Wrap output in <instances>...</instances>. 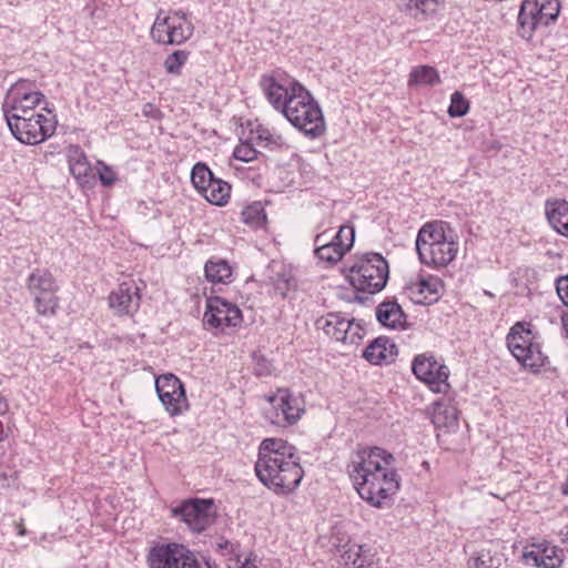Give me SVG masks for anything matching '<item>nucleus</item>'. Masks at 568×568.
I'll list each match as a JSON object with an SVG mask.
<instances>
[{
    "mask_svg": "<svg viewBox=\"0 0 568 568\" xmlns=\"http://www.w3.org/2000/svg\"><path fill=\"white\" fill-rule=\"evenodd\" d=\"M260 87L268 103L311 140L325 134L326 123L320 103L296 79L282 70L263 74Z\"/></svg>",
    "mask_w": 568,
    "mask_h": 568,
    "instance_id": "f257e3e1",
    "label": "nucleus"
},
{
    "mask_svg": "<svg viewBox=\"0 0 568 568\" xmlns=\"http://www.w3.org/2000/svg\"><path fill=\"white\" fill-rule=\"evenodd\" d=\"M394 463V456L381 447L352 452L346 469L362 499L382 508L399 490L400 477Z\"/></svg>",
    "mask_w": 568,
    "mask_h": 568,
    "instance_id": "f03ea898",
    "label": "nucleus"
},
{
    "mask_svg": "<svg viewBox=\"0 0 568 568\" xmlns=\"http://www.w3.org/2000/svg\"><path fill=\"white\" fill-rule=\"evenodd\" d=\"M254 470L266 488L282 496L292 494L304 476L296 448L282 438L261 442Z\"/></svg>",
    "mask_w": 568,
    "mask_h": 568,
    "instance_id": "7ed1b4c3",
    "label": "nucleus"
},
{
    "mask_svg": "<svg viewBox=\"0 0 568 568\" xmlns=\"http://www.w3.org/2000/svg\"><path fill=\"white\" fill-rule=\"evenodd\" d=\"M415 246L420 263L434 268L450 264L459 250L454 231L443 221L424 224L417 233Z\"/></svg>",
    "mask_w": 568,
    "mask_h": 568,
    "instance_id": "20e7f679",
    "label": "nucleus"
},
{
    "mask_svg": "<svg viewBox=\"0 0 568 568\" xmlns=\"http://www.w3.org/2000/svg\"><path fill=\"white\" fill-rule=\"evenodd\" d=\"M506 345L516 361L530 373L537 374L549 358L541 348L540 335L529 322H516L506 336Z\"/></svg>",
    "mask_w": 568,
    "mask_h": 568,
    "instance_id": "39448f33",
    "label": "nucleus"
},
{
    "mask_svg": "<svg viewBox=\"0 0 568 568\" xmlns=\"http://www.w3.org/2000/svg\"><path fill=\"white\" fill-rule=\"evenodd\" d=\"M389 266L379 253L356 256L348 267L347 278L357 291L367 294L381 292L388 281Z\"/></svg>",
    "mask_w": 568,
    "mask_h": 568,
    "instance_id": "423d86ee",
    "label": "nucleus"
},
{
    "mask_svg": "<svg viewBox=\"0 0 568 568\" xmlns=\"http://www.w3.org/2000/svg\"><path fill=\"white\" fill-rule=\"evenodd\" d=\"M194 32L190 16L182 10L160 9L151 27V39L163 45H180Z\"/></svg>",
    "mask_w": 568,
    "mask_h": 568,
    "instance_id": "0eeeda50",
    "label": "nucleus"
},
{
    "mask_svg": "<svg viewBox=\"0 0 568 568\" xmlns=\"http://www.w3.org/2000/svg\"><path fill=\"white\" fill-rule=\"evenodd\" d=\"M26 287L33 297L38 315L54 316L59 308V284L49 268L37 267L26 278Z\"/></svg>",
    "mask_w": 568,
    "mask_h": 568,
    "instance_id": "6e6552de",
    "label": "nucleus"
},
{
    "mask_svg": "<svg viewBox=\"0 0 568 568\" xmlns=\"http://www.w3.org/2000/svg\"><path fill=\"white\" fill-rule=\"evenodd\" d=\"M265 398L270 406L265 408L264 417L274 426H293L305 413L304 399L287 388H278Z\"/></svg>",
    "mask_w": 568,
    "mask_h": 568,
    "instance_id": "1a4fd4ad",
    "label": "nucleus"
},
{
    "mask_svg": "<svg viewBox=\"0 0 568 568\" xmlns=\"http://www.w3.org/2000/svg\"><path fill=\"white\" fill-rule=\"evenodd\" d=\"M412 369L416 378L425 383L432 392L446 395L450 389V372L442 357L430 352L418 354L413 359Z\"/></svg>",
    "mask_w": 568,
    "mask_h": 568,
    "instance_id": "9d476101",
    "label": "nucleus"
},
{
    "mask_svg": "<svg viewBox=\"0 0 568 568\" xmlns=\"http://www.w3.org/2000/svg\"><path fill=\"white\" fill-rule=\"evenodd\" d=\"M42 111L44 113H39L32 119L20 120L18 118L14 120V126L9 128L12 135L21 143L30 145L40 144L51 138L55 132L58 121L51 110L42 106Z\"/></svg>",
    "mask_w": 568,
    "mask_h": 568,
    "instance_id": "9b49d317",
    "label": "nucleus"
},
{
    "mask_svg": "<svg viewBox=\"0 0 568 568\" xmlns=\"http://www.w3.org/2000/svg\"><path fill=\"white\" fill-rule=\"evenodd\" d=\"M315 327L344 344L356 345L364 336L363 326L341 313H328L318 317L315 321Z\"/></svg>",
    "mask_w": 568,
    "mask_h": 568,
    "instance_id": "f8f14e48",
    "label": "nucleus"
},
{
    "mask_svg": "<svg viewBox=\"0 0 568 568\" xmlns=\"http://www.w3.org/2000/svg\"><path fill=\"white\" fill-rule=\"evenodd\" d=\"M158 396L171 417L183 415L190 409L184 384L174 374H164L155 379Z\"/></svg>",
    "mask_w": 568,
    "mask_h": 568,
    "instance_id": "ddd939ff",
    "label": "nucleus"
},
{
    "mask_svg": "<svg viewBox=\"0 0 568 568\" xmlns=\"http://www.w3.org/2000/svg\"><path fill=\"white\" fill-rule=\"evenodd\" d=\"M241 310L226 300L213 296L206 300L203 325L209 331L224 332L227 327H237L242 324Z\"/></svg>",
    "mask_w": 568,
    "mask_h": 568,
    "instance_id": "4468645a",
    "label": "nucleus"
},
{
    "mask_svg": "<svg viewBox=\"0 0 568 568\" xmlns=\"http://www.w3.org/2000/svg\"><path fill=\"white\" fill-rule=\"evenodd\" d=\"M172 514L195 532L205 530L215 520L214 504L206 499L185 500Z\"/></svg>",
    "mask_w": 568,
    "mask_h": 568,
    "instance_id": "2eb2a0df",
    "label": "nucleus"
},
{
    "mask_svg": "<svg viewBox=\"0 0 568 568\" xmlns=\"http://www.w3.org/2000/svg\"><path fill=\"white\" fill-rule=\"evenodd\" d=\"M45 103L44 95L36 90L33 85L26 80L16 82L7 92L2 103L3 114L8 113H30V109H38Z\"/></svg>",
    "mask_w": 568,
    "mask_h": 568,
    "instance_id": "dca6fc26",
    "label": "nucleus"
},
{
    "mask_svg": "<svg viewBox=\"0 0 568 568\" xmlns=\"http://www.w3.org/2000/svg\"><path fill=\"white\" fill-rule=\"evenodd\" d=\"M140 304V287L133 280L123 281L109 295V306L116 316L133 315Z\"/></svg>",
    "mask_w": 568,
    "mask_h": 568,
    "instance_id": "f3484780",
    "label": "nucleus"
},
{
    "mask_svg": "<svg viewBox=\"0 0 568 568\" xmlns=\"http://www.w3.org/2000/svg\"><path fill=\"white\" fill-rule=\"evenodd\" d=\"M527 565L539 568H559L564 561V551L547 540L532 542L525 548Z\"/></svg>",
    "mask_w": 568,
    "mask_h": 568,
    "instance_id": "a211bd4d",
    "label": "nucleus"
},
{
    "mask_svg": "<svg viewBox=\"0 0 568 568\" xmlns=\"http://www.w3.org/2000/svg\"><path fill=\"white\" fill-rule=\"evenodd\" d=\"M185 548L176 542H156L149 549L146 562L150 568H176Z\"/></svg>",
    "mask_w": 568,
    "mask_h": 568,
    "instance_id": "6ab92c4d",
    "label": "nucleus"
},
{
    "mask_svg": "<svg viewBox=\"0 0 568 568\" xmlns=\"http://www.w3.org/2000/svg\"><path fill=\"white\" fill-rule=\"evenodd\" d=\"M432 423L438 430L455 432L458 428V409L450 396H444L432 405Z\"/></svg>",
    "mask_w": 568,
    "mask_h": 568,
    "instance_id": "aec40b11",
    "label": "nucleus"
},
{
    "mask_svg": "<svg viewBox=\"0 0 568 568\" xmlns=\"http://www.w3.org/2000/svg\"><path fill=\"white\" fill-rule=\"evenodd\" d=\"M442 281L437 276L418 277L405 285L407 296L415 304H429L437 301Z\"/></svg>",
    "mask_w": 568,
    "mask_h": 568,
    "instance_id": "412c9836",
    "label": "nucleus"
},
{
    "mask_svg": "<svg viewBox=\"0 0 568 568\" xmlns=\"http://www.w3.org/2000/svg\"><path fill=\"white\" fill-rule=\"evenodd\" d=\"M352 248V241L329 244L326 235H315L314 256L318 263L326 267L337 264Z\"/></svg>",
    "mask_w": 568,
    "mask_h": 568,
    "instance_id": "4be33fe9",
    "label": "nucleus"
},
{
    "mask_svg": "<svg viewBox=\"0 0 568 568\" xmlns=\"http://www.w3.org/2000/svg\"><path fill=\"white\" fill-rule=\"evenodd\" d=\"M397 6L416 21L424 22L437 16L444 0H398Z\"/></svg>",
    "mask_w": 568,
    "mask_h": 568,
    "instance_id": "5701e85b",
    "label": "nucleus"
},
{
    "mask_svg": "<svg viewBox=\"0 0 568 568\" xmlns=\"http://www.w3.org/2000/svg\"><path fill=\"white\" fill-rule=\"evenodd\" d=\"M545 214L551 227L568 237V202L562 199H548L545 203Z\"/></svg>",
    "mask_w": 568,
    "mask_h": 568,
    "instance_id": "b1692460",
    "label": "nucleus"
},
{
    "mask_svg": "<svg viewBox=\"0 0 568 568\" xmlns=\"http://www.w3.org/2000/svg\"><path fill=\"white\" fill-rule=\"evenodd\" d=\"M397 355L396 345L387 337H378L364 351L363 356L374 365L388 364Z\"/></svg>",
    "mask_w": 568,
    "mask_h": 568,
    "instance_id": "393cba45",
    "label": "nucleus"
},
{
    "mask_svg": "<svg viewBox=\"0 0 568 568\" xmlns=\"http://www.w3.org/2000/svg\"><path fill=\"white\" fill-rule=\"evenodd\" d=\"M251 139L256 145L271 151L282 150L288 146L286 139L274 128L257 123L251 129Z\"/></svg>",
    "mask_w": 568,
    "mask_h": 568,
    "instance_id": "a878e982",
    "label": "nucleus"
},
{
    "mask_svg": "<svg viewBox=\"0 0 568 568\" xmlns=\"http://www.w3.org/2000/svg\"><path fill=\"white\" fill-rule=\"evenodd\" d=\"M519 34L529 40L534 31L542 26L538 14V2L535 0H525L521 3L518 14Z\"/></svg>",
    "mask_w": 568,
    "mask_h": 568,
    "instance_id": "bb28decb",
    "label": "nucleus"
},
{
    "mask_svg": "<svg viewBox=\"0 0 568 568\" xmlns=\"http://www.w3.org/2000/svg\"><path fill=\"white\" fill-rule=\"evenodd\" d=\"M68 162L70 173L79 181L87 182L91 172V165L82 149L78 145H72L68 151Z\"/></svg>",
    "mask_w": 568,
    "mask_h": 568,
    "instance_id": "cd10ccee",
    "label": "nucleus"
},
{
    "mask_svg": "<svg viewBox=\"0 0 568 568\" xmlns=\"http://www.w3.org/2000/svg\"><path fill=\"white\" fill-rule=\"evenodd\" d=\"M205 276L213 284H229L233 281L232 266L225 260L211 258L205 263Z\"/></svg>",
    "mask_w": 568,
    "mask_h": 568,
    "instance_id": "c85d7f7f",
    "label": "nucleus"
},
{
    "mask_svg": "<svg viewBox=\"0 0 568 568\" xmlns=\"http://www.w3.org/2000/svg\"><path fill=\"white\" fill-rule=\"evenodd\" d=\"M378 322L387 327L396 328L403 325L405 315L400 306L394 301H385L377 306Z\"/></svg>",
    "mask_w": 568,
    "mask_h": 568,
    "instance_id": "c756f323",
    "label": "nucleus"
},
{
    "mask_svg": "<svg viewBox=\"0 0 568 568\" xmlns=\"http://www.w3.org/2000/svg\"><path fill=\"white\" fill-rule=\"evenodd\" d=\"M231 186L225 181L213 179L207 184L201 195H203L210 203L222 206L227 203L230 199Z\"/></svg>",
    "mask_w": 568,
    "mask_h": 568,
    "instance_id": "7c9ffc66",
    "label": "nucleus"
},
{
    "mask_svg": "<svg viewBox=\"0 0 568 568\" xmlns=\"http://www.w3.org/2000/svg\"><path fill=\"white\" fill-rule=\"evenodd\" d=\"M440 82L438 71L429 65H419L409 73L408 85H433Z\"/></svg>",
    "mask_w": 568,
    "mask_h": 568,
    "instance_id": "2f4dec72",
    "label": "nucleus"
},
{
    "mask_svg": "<svg viewBox=\"0 0 568 568\" xmlns=\"http://www.w3.org/2000/svg\"><path fill=\"white\" fill-rule=\"evenodd\" d=\"M241 220L253 229L262 227L266 222V213L262 202L255 201L246 205L241 212Z\"/></svg>",
    "mask_w": 568,
    "mask_h": 568,
    "instance_id": "473e14b6",
    "label": "nucleus"
},
{
    "mask_svg": "<svg viewBox=\"0 0 568 568\" xmlns=\"http://www.w3.org/2000/svg\"><path fill=\"white\" fill-rule=\"evenodd\" d=\"M504 560L490 550L481 549L468 562V568H503Z\"/></svg>",
    "mask_w": 568,
    "mask_h": 568,
    "instance_id": "72a5a7b5",
    "label": "nucleus"
},
{
    "mask_svg": "<svg viewBox=\"0 0 568 568\" xmlns=\"http://www.w3.org/2000/svg\"><path fill=\"white\" fill-rule=\"evenodd\" d=\"M213 179L214 175L205 163L197 162L193 166L191 172V181L200 194L203 193L207 184L212 182Z\"/></svg>",
    "mask_w": 568,
    "mask_h": 568,
    "instance_id": "f704fd0d",
    "label": "nucleus"
},
{
    "mask_svg": "<svg viewBox=\"0 0 568 568\" xmlns=\"http://www.w3.org/2000/svg\"><path fill=\"white\" fill-rule=\"evenodd\" d=\"M317 235H326L327 241L329 244H338L342 242H349L352 241V245L354 244L355 239V231L352 225H341L337 232H332L331 230L326 229L322 232H320Z\"/></svg>",
    "mask_w": 568,
    "mask_h": 568,
    "instance_id": "c9c22d12",
    "label": "nucleus"
},
{
    "mask_svg": "<svg viewBox=\"0 0 568 568\" xmlns=\"http://www.w3.org/2000/svg\"><path fill=\"white\" fill-rule=\"evenodd\" d=\"M559 11V0H546L540 6L538 4L539 19H541L542 26L545 27L557 19Z\"/></svg>",
    "mask_w": 568,
    "mask_h": 568,
    "instance_id": "e433bc0d",
    "label": "nucleus"
},
{
    "mask_svg": "<svg viewBox=\"0 0 568 568\" xmlns=\"http://www.w3.org/2000/svg\"><path fill=\"white\" fill-rule=\"evenodd\" d=\"M189 59V52L185 50H178L170 54L164 61V68L168 73L179 75L181 74L182 67Z\"/></svg>",
    "mask_w": 568,
    "mask_h": 568,
    "instance_id": "4c0bfd02",
    "label": "nucleus"
},
{
    "mask_svg": "<svg viewBox=\"0 0 568 568\" xmlns=\"http://www.w3.org/2000/svg\"><path fill=\"white\" fill-rule=\"evenodd\" d=\"M363 546L364 545H358L356 542H346L341 548H338L342 562L349 568H354L356 560L359 558L358 556Z\"/></svg>",
    "mask_w": 568,
    "mask_h": 568,
    "instance_id": "58836bf2",
    "label": "nucleus"
},
{
    "mask_svg": "<svg viewBox=\"0 0 568 568\" xmlns=\"http://www.w3.org/2000/svg\"><path fill=\"white\" fill-rule=\"evenodd\" d=\"M469 110V102L465 97L456 91L450 97V104L448 108V114L452 118L464 116Z\"/></svg>",
    "mask_w": 568,
    "mask_h": 568,
    "instance_id": "ea45409f",
    "label": "nucleus"
},
{
    "mask_svg": "<svg viewBox=\"0 0 568 568\" xmlns=\"http://www.w3.org/2000/svg\"><path fill=\"white\" fill-rule=\"evenodd\" d=\"M354 568H381V561L372 548L364 545Z\"/></svg>",
    "mask_w": 568,
    "mask_h": 568,
    "instance_id": "a19ab883",
    "label": "nucleus"
},
{
    "mask_svg": "<svg viewBox=\"0 0 568 568\" xmlns=\"http://www.w3.org/2000/svg\"><path fill=\"white\" fill-rule=\"evenodd\" d=\"M98 175L103 186H112L118 180L116 172L102 161L98 162Z\"/></svg>",
    "mask_w": 568,
    "mask_h": 568,
    "instance_id": "79ce46f5",
    "label": "nucleus"
},
{
    "mask_svg": "<svg viewBox=\"0 0 568 568\" xmlns=\"http://www.w3.org/2000/svg\"><path fill=\"white\" fill-rule=\"evenodd\" d=\"M233 155L236 160L251 162L256 159L257 151L250 143H241L234 149Z\"/></svg>",
    "mask_w": 568,
    "mask_h": 568,
    "instance_id": "37998d69",
    "label": "nucleus"
},
{
    "mask_svg": "<svg viewBox=\"0 0 568 568\" xmlns=\"http://www.w3.org/2000/svg\"><path fill=\"white\" fill-rule=\"evenodd\" d=\"M39 113H44V111H42V108H40L39 111H38V109H30V113L24 112V114L23 113H14V112L8 113V114H4V118L7 120L8 126L12 128V126H14V120H17L18 116L20 120L32 119L33 116L34 118L38 116Z\"/></svg>",
    "mask_w": 568,
    "mask_h": 568,
    "instance_id": "c03bdc74",
    "label": "nucleus"
},
{
    "mask_svg": "<svg viewBox=\"0 0 568 568\" xmlns=\"http://www.w3.org/2000/svg\"><path fill=\"white\" fill-rule=\"evenodd\" d=\"M556 291L564 305L568 307V274L556 280Z\"/></svg>",
    "mask_w": 568,
    "mask_h": 568,
    "instance_id": "a18cd8bd",
    "label": "nucleus"
},
{
    "mask_svg": "<svg viewBox=\"0 0 568 568\" xmlns=\"http://www.w3.org/2000/svg\"><path fill=\"white\" fill-rule=\"evenodd\" d=\"M216 547H217V550L223 555V556H227V555H235V545L229 540H225V539H221L217 544H216Z\"/></svg>",
    "mask_w": 568,
    "mask_h": 568,
    "instance_id": "49530a36",
    "label": "nucleus"
},
{
    "mask_svg": "<svg viewBox=\"0 0 568 568\" xmlns=\"http://www.w3.org/2000/svg\"><path fill=\"white\" fill-rule=\"evenodd\" d=\"M233 560L234 567L229 565L227 568H256L255 564L248 558H245L244 561H241L240 557L235 556Z\"/></svg>",
    "mask_w": 568,
    "mask_h": 568,
    "instance_id": "de8ad7c7",
    "label": "nucleus"
},
{
    "mask_svg": "<svg viewBox=\"0 0 568 568\" xmlns=\"http://www.w3.org/2000/svg\"><path fill=\"white\" fill-rule=\"evenodd\" d=\"M255 372L260 376L270 375L271 374L270 364L263 359L261 363H257Z\"/></svg>",
    "mask_w": 568,
    "mask_h": 568,
    "instance_id": "09e8293b",
    "label": "nucleus"
},
{
    "mask_svg": "<svg viewBox=\"0 0 568 568\" xmlns=\"http://www.w3.org/2000/svg\"><path fill=\"white\" fill-rule=\"evenodd\" d=\"M9 405L4 397L0 395V415H3L8 412Z\"/></svg>",
    "mask_w": 568,
    "mask_h": 568,
    "instance_id": "8fccbe9b",
    "label": "nucleus"
},
{
    "mask_svg": "<svg viewBox=\"0 0 568 568\" xmlns=\"http://www.w3.org/2000/svg\"><path fill=\"white\" fill-rule=\"evenodd\" d=\"M560 317H561L562 329L565 331V333L568 337V315H565L564 313H561Z\"/></svg>",
    "mask_w": 568,
    "mask_h": 568,
    "instance_id": "3c124183",
    "label": "nucleus"
},
{
    "mask_svg": "<svg viewBox=\"0 0 568 568\" xmlns=\"http://www.w3.org/2000/svg\"><path fill=\"white\" fill-rule=\"evenodd\" d=\"M152 109H153V105H152V104H146V105L144 106V109H143V113L148 115L149 113H151V110H152Z\"/></svg>",
    "mask_w": 568,
    "mask_h": 568,
    "instance_id": "603ef678",
    "label": "nucleus"
},
{
    "mask_svg": "<svg viewBox=\"0 0 568 568\" xmlns=\"http://www.w3.org/2000/svg\"><path fill=\"white\" fill-rule=\"evenodd\" d=\"M152 109H153V105H152V104H146V105L144 106V109H143V113L148 115L149 113H151V110H152Z\"/></svg>",
    "mask_w": 568,
    "mask_h": 568,
    "instance_id": "864d4df0",
    "label": "nucleus"
},
{
    "mask_svg": "<svg viewBox=\"0 0 568 568\" xmlns=\"http://www.w3.org/2000/svg\"><path fill=\"white\" fill-rule=\"evenodd\" d=\"M277 288H282V290L287 288V281H285V285H284L283 287L278 284V285H277Z\"/></svg>",
    "mask_w": 568,
    "mask_h": 568,
    "instance_id": "5fc2aeb1",
    "label": "nucleus"
},
{
    "mask_svg": "<svg viewBox=\"0 0 568 568\" xmlns=\"http://www.w3.org/2000/svg\"><path fill=\"white\" fill-rule=\"evenodd\" d=\"M565 491H566V494H568V490H565Z\"/></svg>",
    "mask_w": 568,
    "mask_h": 568,
    "instance_id": "6e6d98bb",
    "label": "nucleus"
}]
</instances>
